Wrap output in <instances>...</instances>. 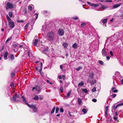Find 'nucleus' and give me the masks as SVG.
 I'll return each mask as SVG.
<instances>
[{
    "label": "nucleus",
    "instance_id": "nucleus-1",
    "mask_svg": "<svg viewBox=\"0 0 123 123\" xmlns=\"http://www.w3.org/2000/svg\"><path fill=\"white\" fill-rule=\"evenodd\" d=\"M40 43V41H39L38 39H35L33 40V44L35 46L37 47H39L40 48V50L43 52L47 51L48 49V47L47 46L42 45V44L40 45L39 44Z\"/></svg>",
    "mask_w": 123,
    "mask_h": 123
},
{
    "label": "nucleus",
    "instance_id": "nucleus-2",
    "mask_svg": "<svg viewBox=\"0 0 123 123\" xmlns=\"http://www.w3.org/2000/svg\"><path fill=\"white\" fill-rule=\"evenodd\" d=\"M47 39L49 41L53 40L55 37V34L52 32H48L47 34Z\"/></svg>",
    "mask_w": 123,
    "mask_h": 123
},
{
    "label": "nucleus",
    "instance_id": "nucleus-3",
    "mask_svg": "<svg viewBox=\"0 0 123 123\" xmlns=\"http://www.w3.org/2000/svg\"><path fill=\"white\" fill-rule=\"evenodd\" d=\"M6 16L7 21L9 23L8 24L9 27L11 28H13L15 25L14 22L11 21V19L10 18L8 15H7Z\"/></svg>",
    "mask_w": 123,
    "mask_h": 123
},
{
    "label": "nucleus",
    "instance_id": "nucleus-4",
    "mask_svg": "<svg viewBox=\"0 0 123 123\" xmlns=\"http://www.w3.org/2000/svg\"><path fill=\"white\" fill-rule=\"evenodd\" d=\"M26 104L28 105L29 107L32 109L33 112H35L38 111V109L37 108L36 105H30L26 103Z\"/></svg>",
    "mask_w": 123,
    "mask_h": 123
},
{
    "label": "nucleus",
    "instance_id": "nucleus-5",
    "mask_svg": "<svg viewBox=\"0 0 123 123\" xmlns=\"http://www.w3.org/2000/svg\"><path fill=\"white\" fill-rule=\"evenodd\" d=\"M16 7V5L12 3L9 2H8L6 4V9L7 8L9 9H13Z\"/></svg>",
    "mask_w": 123,
    "mask_h": 123
},
{
    "label": "nucleus",
    "instance_id": "nucleus-6",
    "mask_svg": "<svg viewBox=\"0 0 123 123\" xmlns=\"http://www.w3.org/2000/svg\"><path fill=\"white\" fill-rule=\"evenodd\" d=\"M25 44L24 43H22V45H19V47L20 48H21V47H22L24 48H25L26 49L27 48V50L28 53V55L29 57H30L31 56H32V54L31 52V51H30L29 50H28V47H27V46H25Z\"/></svg>",
    "mask_w": 123,
    "mask_h": 123
},
{
    "label": "nucleus",
    "instance_id": "nucleus-7",
    "mask_svg": "<svg viewBox=\"0 0 123 123\" xmlns=\"http://www.w3.org/2000/svg\"><path fill=\"white\" fill-rule=\"evenodd\" d=\"M48 29L46 28V26H43L41 30L42 34L46 33L48 30Z\"/></svg>",
    "mask_w": 123,
    "mask_h": 123
},
{
    "label": "nucleus",
    "instance_id": "nucleus-8",
    "mask_svg": "<svg viewBox=\"0 0 123 123\" xmlns=\"http://www.w3.org/2000/svg\"><path fill=\"white\" fill-rule=\"evenodd\" d=\"M14 97H15L16 98H19V99H20V97L19 95L17 93H15L12 97L10 98V99L11 100H14L15 99Z\"/></svg>",
    "mask_w": 123,
    "mask_h": 123
},
{
    "label": "nucleus",
    "instance_id": "nucleus-9",
    "mask_svg": "<svg viewBox=\"0 0 123 123\" xmlns=\"http://www.w3.org/2000/svg\"><path fill=\"white\" fill-rule=\"evenodd\" d=\"M58 32L59 35L62 36L64 35V31L62 29H60L58 30Z\"/></svg>",
    "mask_w": 123,
    "mask_h": 123
},
{
    "label": "nucleus",
    "instance_id": "nucleus-10",
    "mask_svg": "<svg viewBox=\"0 0 123 123\" xmlns=\"http://www.w3.org/2000/svg\"><path fill=\"white\" fill-rule=\"evenodd\" d=\"M102 55L103 56H107V52L105 50V47L103 48V49L102 50Z\"/></svg>",
    "mask_w": 123,
    "mask_h": 123
},
{
    "label": "nucleus",
    "instance_id": "nucleus-11",
    "mask_svg": "<svg viewBox=\"0 0 123 123\" xmlns=\"http://www.w3.org/2000/svg\"><path fill=\"white\" fill-rule=\"evenodd\" d=\"M35 89H36V91H39L40 90V87L38 85L36 86L35 87H33L32 91H33Z\"/></svg>",
    "mask_w": 123,
    "mask_h": 123
},
{
    "label": "nucleus",
    "instance_id": "nucleus-12",
    "mask_svg": "<svg viewBox=\"0 0 123 123\" xmlns=\"http://www.w3.org/2000/svg\"><path fill=\"white\" fill-rule=\"evenodd\" d=\"M121 4L118 3L113 5V7H112V9H114L115 8H116L118 7L121 5Z\"/></svg>",
    "mask_w": 123,
    "mask_h": 123
},
{
    "label": "nucleus",
    "instance_id": "nucleus-13",
    "mask_svg": "<svg viewBox=\"0 0 123 123\" xmlns=\"http://www.w3.org/2000/svg\"><path fill=\"white\" fill-rule=\"evenodd\" d=\"M8 55V53L7 52H6L4 54V59L5 60H6L7 58V57Z\"/></svg>",
    "mask_w": 123,
    "mask_h": 123
},
{
    "label": "nucleus",
    "instance_id": "nucleus-14",
    "mask_svg": "<svg viewBox=\"0 0 123 123\" xmlns=\"http://www.w3.org/2000/svg\"><path fill=\"white\" fill-rule=\"evenodd\" d=\"M94 74L92 72H91L89 74V76L91 79H92L93 78Z\"/></svg>",
    "mask_w": 123,
    "mask_h": 123
},
{
    "label": "nucleus",
    "instance_id": "nucleus-15",
    "mask_svg": "<svg viewBox=\"0 0 123 123\" xmlns=\"http://www.w3.org/2000/svg\"><path fill=\"white\" fill-rule=\"evenodd\" d=\"M96 80H94L92 81H91L90 82V83L91 84V85H94L96 82Z\"/></svg>",
    "mask_w": 123,
    "mask_h": 123
},
{
    "label": "nucleus",
    "instance_id": "nucleus-16",
    "mask_svg": "<svg viewBox=\"0 0 123 123\" xmlns=\"http://www.w3.org/2000/svg\"><path fill=\"white\" fill-rule=\"evenodd\" d=\"M116 88L115 87H113L111 89L112 90L113 92H117L118 90H117L116 89Z\"/></svg>",
    "mask_w": 123,
    "mask_h": 123
},
{
    "label": "nucleus",
    "instance_id": "nucleus-17",
    "mask_svg": "<svg viewBox=\"0 0 123 123\" xmlns=\"http://www.w3.org/2000/svg\"><path fill=\"white\" fill-rule=\"evenodd\" d=\"M72 47L75 49L77 48V43H75L73 44L72 45Z\"/></svg>",
    "mask_w": 123,
    "mask_h": 123
},
{
    "label": "nucleus",
    "instance_id": "nucleus-18",
    "mask_svg": "<svg viewBox=\"0 0 123 123\" xmlns=\"http://www.w3.org/2000/svg\"><path fill=\"white\" fill-rule=\"evenodd\" d=\"M78 104L79 105H81L82 103V101L81 99L80 98H79L78 99Z\"/></svg>",
    "mask_w": 123,
    "mask_h": 123
},
{
    "label": "nucleus",
    "instance_id": "nucleus-19",
    "mask_svg": "<svg viewBox=\"0 0 123 123\" xmlns=\"http://www.w3.org/2000/svg\"><path fill=\"white\" fill-rule=\"evenodd\" d=\"M15 99L14 100H12L14 101V102H19L20 101V100L18 99H17L16 98L14 97Z\"/></svg>",
    "mask_w": 123,
    "mask_h": 123
},
{
    "label": "nucleus",
    "instance_id": "nucleus-20",
    "mask_svg": "<svg viewBox=\"0 0 123 123\" xmlns=\"http://www.w3.org/2000/svg\"><path fill=\"white\" fill-rule=\"evenodd\" d=\"M63 45L65 48H66L68 46V44L66 43H64L63 44Z\"/></svg>",
    "mask_w": 123,
    "mask_h": 123
},
{
    "label": "nucleus",
    "instance_id": "nucleus-21",
    "mask_svg": "<svg viewBox=\"0 0 123 123\" xmlns=\"http://www.w3.org/2000/svg\"><path fill=\"white\" fill-rule=\"evenodd\" d=\"M82 111L84 114H85L87 112V110L85 108L83 109L82 110Z\"/></svg>",
    "mask_w": 123,
    "mask_h": 123
},
{
    "label": "nucleus",
    "instance_id": "nucleus-22",
    "mask_svg": "<svg viewBox=\"0 0 123 123\" xmlns=\"http://www.w3.org/2000/svg\"><path fill=\"white\" fill-rule=\"evenodd\" d=\"M39 97L38 96H36L35 97L33 98V99L38 100L39 99Z\"/></svg>",
    "mask_w": 123,
    "mask_h": 123
},
{
    "label": "nucleus",
    "instance_id": "nucleus-23",
    "mask_svg": "<svg viewBox=\"0 0 123 123\" xmlns=\"http://www.w3.org/2000/svg\"><path fill=\"white\" fill-rule=\"evenodd\" d=\"M71 93V92L70 91H69L68 92L67 96H65L64 97V98H67L69 96Z\"/></svg>",
    "mask_w": 123,
    "mask_h": 123
},
{
    "label": "nucleus",
    "instance_id": "nucleus-24",
    "mask_svg": "<svg viewBox=\"0 0 123 123\" xmlns=\"http://www.w3.org/2000/svg\"><path fill=\"white\" fill-rule=\"evenodd\" d=\"M84 82L83 81H81L78 84V86H81L84 85Z\"/></svg>",
    "mask_w": 123,
    "mask_h": 123
},
{
    "label": "nucleus",
    "instance_id": "nucleus-25",
    "mask_svg": "<svg viewBox=\"0 0 123 123\" xmlns=\"http://www.w3.org/2000/svg\"><path fill=\"white\" fill-rule=\"evenodd\" d=\"M42 66H43V64H42V63H41V69H40V70H39V72L41 74H41V72L42 70Z\"/></svg>",
    "mask_w": 123,
    "mask_h": 123
},
{
    "label": "nucleus",
    "instance_id": "nucleus-26",
    "mask_svg": "<svg viewBox=\"0 0 123 123\" xmlns=\"http://www.w3.org/2000/svg\"><path fill=\"white\" fill-rule=\"evenodd\" d=\"M55 109V107H54L52 109V111H51V114H52L54 113V112Z\"/></svg>",
    "mask_w": 123,
    "mask_h": 123
},
{
    "label": "nucleus",
    "instance_id": "nucleus-27",
    "mask_svg": "<svg viewBox=\"0 0 123 123\" xmlns=\"http://www.w3.org/2000/svg\"><path fill=\"white\" fill-rule=\"evenodd\" d=\"M107 20V18H106L103 20L102 21V23L104 24H105L106 23Z\"/></svg>",
    "mask_w": 123,
    "mask_h": 123
},
{
    "label": "nucleus",
    "instance_id": "nucleus-28",
    "mask_svg": "<svg viewBox=\"0 0 123 123\" xmlns=\"http://www.w3.org/2000/svg\"><path fill=\"white\" fill-rule=\"evenodd\" d=\"M22 98L23 99V101L26 104V103H27L26 102V101L25 100V98L23 96H22Z\"/></svg>",
    "mask_w": 123,
    "mask_h": 123
},
{
    "label": "nucleus",
    "instance_id": "nucleus-29",
    "mask_svg": "<svg viewBox=\"0 0 123 123\" xmlns=\"http://www.w3.org/2000/svg\"><path fill=\"white\" fill-rule=\"evenodd\" d=\"M69 82H66V83H65V86L66 87H67L68 86L69 84Z\"/></svg>",
    "mask_w": 123,
    "mask_h": 123
},
{
    "label": "nucleus",
    "instance_id": "nucleus-30",
    "mask_svg": "<svg viewBox=\"0 0 123 123\" xmlns=\"http://www.w3.org/2000/svg\"><path fill=\"white\" fill-rule=\"evenodd\" d=\"M8 15L11 18H12V13L11 12H9Z\"/></svg>",
    "mask_w": 123,
    "mask_h": 123
},
{
    "label": "nucleus",
    "instance_id": "nucleus-31",
    "mask_svg": "<svg viewBox=\"0 0 123 123\" xmlns=\"http://www.w3.org/2000/svg\"><path fill=\"white\" fill-rule=\"evenodd\" d=\"M82 89V90L83 91L86 93H87L88 92V91L86 89Z\"/></svg>",
    "mask_w": 123,
    "mask_h": 123
},
{
    "label": "nucleus",
    "instance_id": "nucleus-32",
    "mask_svg": "<svg viewBox=\"0 0 123 123\" xmlns=\"http://www.w3.org/2000/svg\"><path fill=\"white\" fill-rule=\"evenodd\" d=\"M59 110V109L58 107H56L55 110V113H58Z\"/></svg>",
    "mask_w": 123,
    "mask_h": 123
},
{
    "label": "nucleus",
    "instance_id": "nucleus-33",
    "mask_svg": "<svg viewBox=\"0 0 123 123\" xmlns=\"http://www.w3.org/2000/svg\"><path fill=\"white\" fill-rule=\"evenodd\" d=\"M14 57L13 55H11L10 56V59L12 60H13L14 59Z\"/></svg>",
    "mask_w": 123,
    "mask_h": 123
},
{
    "label": "nucleus",
    "instance_id": "nucleus-34",
    "mask_svg": "<svg viewBox=\"0 0 123 123\" xmlns=\"http://www.w3.org/2000/svg\"><path fill=\"white\" fill-rule=\"evenodd\" d=\"M34 17H36L35 19L36 20L38 17V14L37 13H36L33 16Z\"/></svg>",
    "mask_w": 123,
    "mask_h": 123
},
{
    "label": "nucleus",
    "instance_id": "nucleus-35",
    "mask_svg": "<svg viewBox=\"0 0 123 123\" xmlns=\"http://www.w3.org/2000/svg\"><path fill=\"white\" fill-rule=\"evenodd\" d=\"M82 68V67L80 66L78 68H76V70L77 71H79Z\"/></svg>",
    "mask_w": 123,
    "mask_h": 123
},
{
    "label": "nucleus",
    "instance_id": "nucleus-36",
    "mask_svg": "<svg viewBox=\"0 0 123 123\" xmlns=\"http://www.w3.org/2000/svg\"><path fill=\"white\" fill-rule=\"evenodd\" d=\"M86 24V23L85 22H83L81 24V27H82L83 26H84Z\"/></svg>",
    "mask_w": 123,
    "mask_h": 123
},
{
    "label": "nucleus",
    "instance_id": "nucleus-37",
    "mask_svg": "<svg viewBox=\"0 0 123 123\" xmlns=\"http://www.w3.org/2000/svg\"><path fill=\"white\" fill-rule=\"evenodd\" d=\"M108 107L107 106H106L105 108V112H108Z\"/></svg>",
    "mask_w": 123,
    "mask_h": 123
},
{
    "label": "nucleus",
    "instance_id": "nucleus-38",
    "mask_svg": "<svg viewBox=\"0 0 123 123\" xmlns=\"http://www.w3.org/2000/svg\"><path fill=\"white\" fill-rule=\"evenodd\" d=\"M15 74L14 73H12L11 74V76L12 77H13L14 76Z\"/></svg>",
    "mask_w": 123,
    "mask_h": 123
},
{
    "label": "nucleus",
    "instance_id": "nucleus-39",
    "mask_svg": "<svg viewBox=\"0 0 123 123\" xmlns=\"http://www.w3.org/2000/svg\"><path fill=\"white\" fill-rule=\"evenodd\" d=\"M12 38V37H10V38H8L7 40H6V43L7 42L11 40Z\"/></svg>",
    "mask_w": 123,
    "mask_h": 123
},
{
    "label": "nucleus",
    "instance_id": "nucleus-40",
    "mask_svg": "<svg viewBox=\"0 0 123 123\" xmlns=\"http://www.w3.org/2000/svg\"><path fill=\"white\" fill-rule=\"evenodd\" d=\"M96 90V87H94L93 88V89L92 90V91L93 92H95Z\"/></svg>",
    "mask_w": 123,
    "mask_h": 123
},
{
    "label": "nucleus",
    "instance_id": "nucleus-41",
    "mask_svg": "<svg viewBox=\"0 0 123 123\" xmlns=\"http://www.w3.org/2000/svg\"><path fill=\"white\" fill-rule=\"evenodd\" d=\"M17 21L18 23H23L24 22V21L23 20H17Z\"/></svg>",
    "mask_w": 123,
    "mask_h": 123
},
{
    "label": "nucleus",
    "instance_id": "nucleus-42",
    "mask_svg": "<svg viewBox=\"0 0 123 123\" xmlns=\"http://www.w3.org/2000/svg\"><path fill=\"white\" fill-rule=\"evenodd\" d=\"M60 90L61 91V92H63V89L62 87H61L60 88Z\"/></svg>",
    "mask_w": 123,
    "mask_h": 123
},
{
    "label": "nucleus",
    "instance_id": "nucleus-43",
    "mask_svg": "<svg viewBox=\"0 0 123 123\" xmlns=\"http://www.w3.org/2000/svg\"><path fill=\"white\" fill-rule=\"evenodd\" d=\"M99 63L102 65H104L103 62L101 61H100L99 62Z\"/></svg>",
    "mask_w": 123,
    "mask_h": 123
},
{
    "label": "nucleus",
    "instance_id": "nucleus-44",
    "mask_svg": "<svg viewBox=\"0 0 123 123\" xmlns=\"http://www.w3.org/2000/svg\"><path fill=\"white\" fill-rule=\"evenodd\" d=\"M12 45L13 47H14L15 48H16L17 47V45L14 43H13L12 44Z\"/></svg>",
    "mask_w": 123,
    "mask_h": 123
},
{
    "label": "nucleus",
    "instance_id": "nucleus-45",
    "mask_svg": "<svg viewBox=\"0 0 123 123\" xmlns=\"http://www.w3.org/2000/svg\"><path fill=\"white\" fill-rule=\"evenodd\" d=\"M32 8L31 6H30L28 7V9L30 10H31L32 9Z\"/></svg>",
    "mask_w": 123,
    "mask_h": 123
},
{
    "label": "nucleus",
    "instance_id": "nucleus-46",
    "mask_svg": "<svg viewBox=\"0 0 123 123\" xmlns=\"http://www.w3.org/2000/svg\"><path fill=\"white\" fill-rule=\"evenodd\" d=\"M73 18L74 20H77L78 19V17L76 16L74 17Z\"/></svg>",
    "mask_w": 123,
    "mask_h": 123
},
{
    "label": "nucleus",
    "instance_id": "nucleus-47",
    "mask_svg": "<svg viewBox=\"0 0 123 123\" xmlns=\"http://www.w3.org/2000/svg\"><path fill=\"white\" fill-rule=\"evenodd\" d=\"M47 12V11H44L42 12V13L43 14H44Z\"/></svg>",
    "mask_w": 123,
    "mask_h": 123
},
{
    "label": "nucleus",
    "instance_id": "nucleus-48",
    "mask_svg": "<svg viewBox=\"0 0 123 123\" xmlns=\"http://www.w3.org/2000/svg\"><path fill=\"white\" fill-rule=\"evenodd\" d=\"M116 96V95L115 94H113L111 95V96H112V98H115Z\"/></svg>",
    "mask_w": 123,
    "mask_h": 123
},
{
    "label": "nucleus",
    "instance_id": "nucleus-49",
    "mask_svg": "<svg viewBox=\"0 0 123 123\" xmlns=\"http://www.w3.org/2000/svg\"><path fill=\"white\" fill-rule=\"evenodd\" d=\"M110 54L112 56L113 54L112 51H110Z\"/></svg>",
    "mask_w": 123,
    "mask_h": 123
},
{
    "label": "nucleus",
    "instance_id": "nucleus-50",
    "mask_svg": "<svg viewBox=\"0 0 123 123\" xmlns=\"http://www.w3.org/2000/svg\"><path fill=\"white\" fill-rule=\"evenodd\" d=\"M105 113L104 115L105 117H106L107 116V112H105Z\"/></svg>",
    "mask_w": 123,
    "mask_h": 123
},
{
    "label": "nucleus",
    "instance_id": "nucleus-51",
    "mask_svg": "<svg viewBox=\"0 0 123 123\" xmlns=\"http://www.w3.org/2000/svg\"><path fill=\"white\" fill-rule=\"evenodd\" d=\"M123 105V102L121 104H120L117 105V106H118Z\"/></svg>",
    "mask_w": 123,
    "mask_h": 123
},
{
    "label": "nucleus",
    "instance_id": "nucleus-52",
    "mask_svg": "<svg viewBox=\"0 0 123 123\" xmlns=\"http://www.w3.org/2000/svg\"><path fill=\"white\" fill-rule=\"evenodd\" d=\"M92 101L94 102H96L97 101V100H96V99H95V98H93V99H92Z\"/></svg>",
    "mask_w": 123,
    "mask_h": 123
},
{
    "label": "nucleus",
    "instance_id": "nucleus-53",
    "mask_svg": "<svg viewBox=\"0 0 123 123\" xmlns=\"http://www.w3.org/2000/svg\"><path fill=\"white\" fill-rule=\"evenodd\" d=\"M118 106H117V105L115 107L114 106L113 107V109L115 110V109L117 108L118 107Z\"/></svg>",
    "mask_w": 123,
    "mask_h": 123
},
{
    "label": "nucleus",
    "instance_id": "nucleus-54",
    "mask_svg": "<svg viewBox=\"0 0 123 123\" xmlns=\"http://www.w3.org/2000/svg\"><path fill=\"white\" fill-rule=\"evenodd\" d=\"M112 1V0H106L105 1L106 2H111Z\"/></svg>",
    "mask_w": 123,
    "mask_h": 123
},
{
    "label": "nucleus",
    "instance_id": "nucleus-55",
    "mask_svg": "<svg viewBox=\"0 0 123 123\" xmlns=\"http://www.w3.org/2000/svg\"><path fill=\"white\" fill-rule=\"evenodd\" d=\"M60 111L62 112H63L64 111L63 109L62 108H60Z\"/></svg>",
    "mask_w": 123,
    "mask_h": 123
},
{
    "label": "nucleus",
    "instance_id": "nucleus-56",
    "mask_svg": "<svg viewBox=\"0 0 123 123\" xmlns=\"http://www.w3.org/2000/svg\"><path fill=\"white\" fill-rule=\"evenodd\" d=\"M99 6L98 4H94V6L95 7H96L98 6Z\"/></svg>",
    "mask_w": 123,
    "mask_h": 123
},
{
    "label": "nucleus",
    "instance_id": "nucleus-57",
    "mask_svg": "<svg viewBox=\"0 0 123 123\" xmlns=\"http://www.w3.org/2000/svg\"><path fill=\"white\" fill-rule=\"evenodd\" d=\"M62 79L63 80H65V76L64 75H63L62 76Z\"/></svg>",
    "mask_w": 123,
    "mask_h": 123
},
{
    "label": "nucleus",
    "instance_id": "nucleus-58",
    "mask_svg": "<svg viewBox=\"0 0 123 123\" xmlns=\"http://www.w3.org/2000/svg\"><path fill=\"white\" fill-rule=\"evenodd\" d=\"M39 96H40V98H39V99L41 100L42 99V96L41 95H39Z\"/></svg>",
    "mask_w": 123,
    "mask_h": 123
},
{
    "label": "nucleus",
    "instance_id": "nucleus-59",
    "mask_svg": "<svg viewBox=\"0 0 123 123\" xmlns=\"http://www.w3.org/2000/svg\"><path fill=\"white\" fill-rule=\"evenodd\" d=\"M87 3L90 6V5L91 4V3L90 2L88 1H87Z\"/></svg>",
    "mask_w": 123,
    "mask_h": 123
},
{
    "label": "nucleus",
    "instance_id": "nucleus-60",
    "mask_svg": "<svg viewBox=\"0 0 123 123\" xmlns=\"http://www.w3.org/2000/svg\"><path fill=\"white\" fill-rule=\"evenodd\" d=\"M60 68L62 69L63 68V66L62 65H61L60 66Z\"/></svg>",
    "mask_w": 123,
    "mask_h": 123
},
{
    "label": "nucleus",
    "instance_id": "nucleus-61",
    "mask_svg": "<svg viewBox=\"0 0 123 123\" xmlns=\"http://www.w3.org/2000/svg\"><path fill=\"white\" fill-rule=\"evenodd\" d=\"M4 46H3L2 49L0 50V51H1L3 50L4 49Z\"/></svg>",
    "mask_w": 123,
    "mask_h": 123
},
{
    "label": "nucleus",
    "instance_id": "nucleus-62",
    "mask_svg": "<svg viewBox=\"0 0 123 123\" xmlns=\"http://www.w3.org/2000/svg\"><path fill=\"white\" fill-rule=\"evenodd\" d=\"M58 78L60 79H61L62 78V77L61 76H59Z\"/></svg>",
    "mask_w": 123,
    "mask_h": 123
},
{
    "label": "nucleus",
    "instance_id": "nucleus-63",
    "mask_svg": "<svg viewBox=\"0 0 123 123\" xmlns=\"http://www.w3.org/2000/svg\"><path fill=\"white\" fill-rule=\"evenodd\" d=\"M14 85V84L12 82V84H11L10 85V86L11 87H13V85Z\"/></svg>",
    "mask_w": 123,
    "mask_h": 123
},
{
    "label": "nucleus",
    "instance_id": "nucleus-64",
    "mask_svg": "<svg viewBox=\"0 0 123 123\" xmlns=\"http://www.w3.org/2000/svg\"><path fill=\"white\" fill-rule=\"evenodd\" d=\"M121 82L122 84H123V79L121 80Z\"/></svg>",
    "mask_w": 123,
    "mask_h": 123
}]
</instances>
